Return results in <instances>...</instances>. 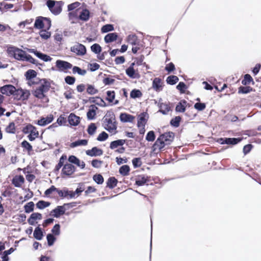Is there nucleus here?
I'll use <instances>...</instances> for the list:
<instances>
[{
  "instance_id": "f8f14e48",
  "label": "nucleus",
  "mask_w": 261,
  "mask_h": 261,
  "mask_svg": "<svg viewBox=\"0 0 261 261\" xmlns=\"http://www.w3.org/2000/svg\"><path fill=\"white\" fill-rule=\"evenodd\" d=\"M66 208L64 206H57L50 212V215L55 218H59L61 215L65 214Z\"/></svg>"
},
{
  "instance_id": "09e8293b",
  "label": "nucleus",
  "mask_w": 261,
  "mask_h": 261,
  "mask_svg": "<svg viewBox=\"0 0 261 261\" xmlns=\"http://www.w3.org/2000/svg\"><path fill=\"white\" fill-rule=\"evenodd\" d=\"M97 129V126L94 123H91L89 125L87 129V132L89 135H93Z\"/></svg>"
},
{
  "instance_id": "4be33fe9",
  "label": "nucleus",
  "mask_w": 261,
  "mask_h": 261,
  "mask_svg": "<svg viewBox=\"0 0 261 261\" xmlns=\"http://www.w3.org/2000/svg\"><path fill=\"white\" fill-rule=\"evenodd\" d=\"M135 118L133 115L127 113H121L120 115V120L123 122H132Z\"/></svg>"
},
{
  "instance_id": "774afa93",
  "label": "nucleus",
  "mask_w": 261,
  "mask_h": 261,
  "mask_svg": "<svg viewBox=\"0 0 261 261\" xmlns=\"http://www.w3.org/2000/svg\"><path fill=\"white\" fill-rule=\"evenodd\" d=\"M43 22L44 28L45 29V30H49L51 25V20L50 18L47 17H44Z\"/></svg>"
},
{
  "instance_id": "338daca9",
  "label": "nucleus",
  "mask_w": 261,
  "mask_h": 261,
  "mask_svg": "<svg viewBox=\"0 0 261 261\" xmlns=\"http://www.w3.org/2000/svg\"><path fill=\"white\" fill-rule=\"evenodd\" d=\"M109 137V135L105 132L101 133L97 137V140L98 141H104L106 140Z\"/></svg>"
},
{
  "instance_id": "13d9d810",
  "label": "nucleus",
  "mask_w": 261,
  "mask_h": 261,
  "mask_svg": "<svg viewBox=\"0 0 261 261\" xmlns=\"http://www.w3.org/2000/svg\"><path fill=\"white\" fill-rule=\"evenodd\" d=\"M47 244L49 246H52L55 242L56 239L53 234L48 233L46 236Z\"/></svg>"
},
{
  "instance_id": "de8ad7c7",
  "label": "nucleus",
  "mask_w": 261,
  "mask_h": 261,
  "mask_svg": "<svg viewBox=\"0 0 261 261\" xmlns=\"http://www.w3.org/2000/svg\"><path fill=\"white\" fill-rule=\"evenodd\" d=\"M49 202H46L43 200H40L36 203V206L39 209H43L50 205Z\"/></svg>"
},
{
  "instance_id": "bb28decb",
  "label": "nucleus",
  "mask_w": 261,
  "mask_h": 261,
  "mask_svg": "<svg viewBox=\"0 0 261 261\" xmlns=\"http://www.w3.org/2000/svg\"><path fill=\"white\" fill-rule=\"evenodd\" d=\"M33 236L37 240H42L43 236V233L42 229L39 226L37 227L35 229Z\"/></svg>"
},
{
  "instance_id": "1a4fd4ad",
  "label": "nucleus",
  "mask_w": 261,
  "mask_h": 261,
  "mask_svg": "<svg viewBox=\"0 0 261 261\" xmlns=\"http://www.w3.org/2000/svg\"><path fill=\"white\" fill-rule=\"evenodd\" d=\"M15 91V87L12 85H6L0 88V92L2 94L10 96L13 95Z\"/></svg>"
},
{
  "instance_id": "b1692460",
  "label": "nucleus",
  "mask_w": 261,
  "mask_h": 261,
  "mask_svg": "<svg viewBox=\"0 0 261 261\" xmlns=\"http://www.w3.org/2000/svg\"><path fill=\"white\" fill-rule=\"evenodd\" d=\"M24 182V179L22 175L16 176L12 179V184L15 187H20Z\"/></svg>"
},
{
  "instance_id": "a18cd8bd",
  "label": "nucleus",
  "mask_w": 261,
  "mask_h": 261,
  "mask_svg": "<svg viewBox=\"0 0 261 261\" xmlns=\"http://www.w3.org/2000/svg\"><path fill=\"white\" fill-rule=\"evenodd\" d=\"M181 121V117L180 116H176L172 118L170 121V124L175 127H177L179 125Z\"/></svg>"
},
{
  "instance_id": "f704fd0d",
  "label": "nucleus",
  "mask_w": 261,
  "mask_h": 261,
  "mask_svg": "<svg viewBox=\"0 0 261 261\" xmlns=\"http://www.w3.org/2000/svg\"><path fill=\"white\" fill-rule=\"evenodd\" d=\"M130 171L129 166L127 165H123L120 167L119 172L122 176H127L128 175Z\"/></svg>"
},
{
  "instance_id": "0eeeda50",
  "label": "nucleus",
  "mask_w": 261,
  "mask_h": 261,
  "mask_svg": "<svg viewBox=\"0 0 261 261\" xmlns=\"http://www.w3.org/2000/svg\"><path fill=\"white\" fill-rule=\"evenodd\" d=\"M242 140L240 138H221L218 139V142L220 144L236 145Z\"/></svg>"
},
{
  "instance_id": "3c124183",
  "label": "nucleus",
  "mask_w": 261,
  "mask_h": 261,
  "mask_svg": "<svg viewBox=\"0 0 261 261\" xmlns=\"http://www.w3.org/2000/svg\"><path fill=\"white\" fill-rule=\"evenodd\" d=\"M35 128L34 126L29 124L23 127L22 131L25 134H30V133H33L34 134L35 132H33V130H35Z\"/></svg>"
},
{
  "instance_id": "f3484780",
  "label": "nucleus",
  "mask_w": 261,
  "mask_h": 261,
  "mask_svg": "<svg viewBox=\"0 0 261 261\" xmlns=\"http://www.w3.org/2000/svg\"><path fill=\"white\" fill-rule=\"evenodd\" d=\"M163 83L159 77H155L152 82V88L156 92L161 91L163 90Z\"/></svg>"
},
{
  "instance_id": "7c9ffc66",
  "label": "nucleus",
  "mask_w": 261,
  "mask_h": 261,
  "mask_svg": "<svg viewBox=\"0 0 261 261\" xmlns=\"http://www.w3.org/2000/svg\"><path fill=\"white\" fill-rule=\"evenodd\" d=\"M88 141L86 139L78 140L71 143L70 145L71 148H74L79 146H85L87 144Z\"/></svg>"
},
{
  "instance_id": "412c9836",
  "label": "nucleus",
  "mask_w": 261,
  "mask_h": 261,
  "mask_svg": "<svg viewBox=\"0 0 261 261\" xmlns=\"http://www.w3.org/2000/svg\"><path fill=\"white\" fill-rule=\"evenodd\" d=\"M126 142V140L119 139L113 141L110 143V148L111 149H115L119 146H122Z\"/></svg>"
},
{
  "instance_id": "f03ea898",
  "label": "nucleus",
  "mask_w": 261,
  "mask_h": 261,
  "mask_svg": "<svg viewBox=\"0 0 261 261\" xmlns=\"http://www.w3.org/2000/svg\"><path fill=\"white\" fill-rule=\"evenodd\" d=\"M174 138V134L172 132H169L161 134L156 139L153 145L154 150H161L166 145L170 144Z\"/></svg>"
},
{
  "instance_id": "dca6fc26",
  "label": "nucleus",
  "mask_w": 261,
  "mask_h": 261,
  "mask_svg": "<svg viewBox=\"0 0 261 261\" xmlns=\"http://www.w3.org/2000/svg\"><path fill=\"white\" fill-rule=\"evenodd\" d=\"M68 161L70 163L74 164L81 167L82 169H84L85 167V163L84 162H81V161L74 155H70L68 158Z\"/></svg>"
},
{
  "instance_id": "a19ab883",
  "label": "nucleus",
  "mask_w": 261,
  "mask_h": 261,
  "mask_svg": "<svg viewBox=\"0 0 261 261\" xmlns=\"http://www.w3.org/2000/svg\"><path fill=\"white\" fill-rule=\"evenodd\" d=\"M14 251V249L12 247L10 248L9 250H6L3 252L2 255V261H8L9 258L8 255L11 254Z\"/></svg>"
},
{
  "instance_id": "864d4df0",
  "label": "nucleus",
  "mask_w": 261,
  "mask_h": 261,
  "mask_svg": "<svg viewBox=\"0 0 261 261\" xmlns=\"http://www.w3.org/2000/svg\"><path fill=\"white\" fill-rule=\"evenodd\" d=\"M66 156L65 155H62L59 160V162L58 164L56 165L55 167L56 171H59L60 169L64 165V161L66 160Z\"/></svg>"
},
{
  "instance_id": "4468645a",
  "label": "nucleus",
  "mask_w": 261,
  "mask_h": 261,
  "mask_svg": "<svg viewBox=\"0 0 261 261\" xmlns=\"http://www.w3.org/2000/svg\"><path fill=\"white\" fill-rule=\"evenodd\" d=\"M86 153L90 156H100L103 154V151L97 147H93L91 149L86 150Z\"/></svg>"
},
{
  "instance_id": "37998d69",
  "label": "nucleus",
  "mask_w": 261,
  "mask_h": 261,
  "mask_svg": "<svg viewBox=\"0 0 261 261\" xmlns=\"http://www.w3.org/2000/svg\"><path fill=\"white\" fill-rule=\"evenodd\" d=\"M114 30V26L113 24H107L106 25H104L101 29V31L102 33H106Z\"/></svg>"
},
{
  "instance_id": "2f4dec72",
  "label": "nucleus",
  "mask_w": 261,
  "mask_h": 261,
  "mask_svg": "<svg viewBox=\"0 0 261 261\" xmlns=\"http://www.w3.org/2000/svg\"><path fill=\"white\" fill-rule=\"evenodd\" d=\"M186 103L187 102L185 100H181L179 102H178L175 108L176 111L180 113L184 112L186 110V107L185 105Z\"/></svg>"
},
{
  "instance_id": "2eb2a0df",
  "label": "nucleus",
  "mask_w": 261,
  "mask_h": 261,
  "mask_svg": "<svg viewBox=\"0 0 261 261\" xmlns=\"http://www.w3.org/2000/svg\"><path fill=\"white\" fill-rule=\"evenodd\" d=\"M40 86L38 87L45 93L48 92L50 87V82L46 79L39 80Z\"/></svg>"
},
{
  "instance_id": "8fccbe9b",
  "label": "nucleus",
  "mask_w": 261,
  "mask_h": 261,
  "mask_svg": "<svg viewBox=\"0 0 261 261\" xmlns=\"http://www.w3.org/2000/svg\"><path fill=\"white\" fill-rule=\"evenodd\" d=\"M251 82H253V79L249 74H246L244 75V79L242 81V84L243 85H249Z\"/></svg>"
},
{
  "instance_id": "680f3d73",
  "label": "nucleus",
  "mask_w": 261,
  "mask_h": 261,
  "mask_svg": "<svg viewBox=\"0 0 261 261\" xmlns=\"http://www.w3.org/2000/svg\"><path fill=\"white\" fill-rule=\"evenodd\" d=\"M46 30H45V29L44 30H41V31H40V32L39 33L40 37L42 39H44L45 40L48 39L50 37V35H51L50 33L49 32H47Z\"/></svg>"
},
{
  "instance_id": "5fc2aeb1",
  "label": "nucleus",
  "mask_w": 261,
  "mask_h": 261,
  "mask_svg": "<svg viewBox=\"0 0 261 261\" xmlns=\"http://www.w3.org/2000/svg\"><path fill=\"white\" fill-rule=\"evenodd\" d=\"M72 72L74 74L77 73L79 75H85L87 72L85 69H82L79 67L74 66L72 68Z\"/></svg>"
},
{
  "instance_id": "cd10ccee",
  "label": "nucleus",
  "mask_w": 261,
  "mask_h": 261,
  "mask_svg": "<svg viewBox=\"0 0 261 261\" xmlns=\"http://www.w3.org/2000/svg\"><path fill=\"white\" fill-rule=\"evenodd\" d=\"M146 114L144 113H141L138 117L137 126L138 127H145L146 123L145 119Z\"/></svg>"
},
{
  "instance_id": "e433bc0d",
  "label": "nucleus",
  "mask_w": 261,
  "mask_h": 261,
  "mask_svg": "<svg viewBox=\"0 0 261 261\" xmlns=\"http://www.w3.org/2000/svg\"><path fill=\"white\" fill-rule=\"evenodd\" d=\"M36 56L38 58L42 60L45 62L50 61L52 59V58L50 56L43 53H42L41 52H37L36 54Z\"/></svg>"
},
{
  "instance_id": "473e14b6",
  "label": "nucleus",
  "mask_w": 261,
  "mask_h": 261,
  "mask_svg": "<svg viewBox=\"0 0 261 261\" xmlns=\"http://www.w3.org/2000/svg\"><path fill=\"white\" fill-rule=\"evenodd\" d=\"M25 76L28 81H31L37 76V72L33 69H29L25 72Z\"/></svg>"
},
{
  "instance_id": "0e129e2a",
  "label": "nucleus",
  "mask_w": 261,
  "mask_h": 261,
  "mask_svg": "<svg viewBox=\"0 0 261 261\" xmlns=\"http://www.w3.org/2000/svg\"><path fill=\"white\" fill-rule=\"evenodd\" d=\"M34 132V134L33 133H30L28 135V137L30 141H34L36 138H37L39 136V132L37 130L36 128H35V130H33Z\"/></svg>"
},
{
  "instance_id": "20e7f679",
  "label": "nucleus",
  "mask_w": 261,
  "mask_h": 261,
  "mask_svg": "<svg viewBox=\"0 0 261 261\" xmlns=\"http://www.w3.org/2000/svg\"><path fill=\"white\" fill-rule=\"evenodd\" d=\"M8 51L12 54L15 59L19 61H25L27 54L23 50L16 47L11 46L8 48Z\"/></svg>"
},
{
  "instance_id": "7ed1b4c3",
  "label": "nucleus",
  "mask_w": 261,
  "mask_h": 261,
  "mask_svg": "<svg viewBox=\"0 0 261 261\" xmlns=\"http://www.w3.org/2000/svg\"><path fill=\"white\" fill-rule=\"evenodd\" d=\"M63 5L64 3L62 1L48 0L46 2V5L49 11L55 15H58L61 12Z\"/></svg>"
},
{
  "instance_id": "79ce46f5",
  "label": "nucleus",
  "mask_w": 261,
  "mask_h": 261,
  "mask_svg": "<svg viewBox=\"0 0 261 261\" xmlns=\"http://www.w3.org/2000/svg\"><path fill=\"white\" fill-rule=\"evenodd\" d=\"M91 50L95 54H99L101 51L102 48L99 44L95 43L91 46Z\"/></svg>"
},
{
  "instance_id": "39448f33",
  "label": "nucleus",
  "mask_w": 261,
  "mask_h": 261,
  "mask_svg": "<svg viewBox=\"0 0 261 261\" xmlns=\"http://www.w3.org/2000/svg\"><path fill=\"white\" fill-rule=\"evenodd\" d=\"M70 51L77 56H83L86 54L87 49L85 45L77 43L70 47Z\"/></svg>"
},
{
  "instance_id": "052dcab7",
  "label": "nucleus",
  "mask_w": 261,
  "mask_h": 261,
  "mask_svg": "<svg viewBox=\"0 0 261 261\" xmlns=\"http://www.w3.org/2000/svg\"><path fill=\"white\" fill-rule=\"evenodd\" d=\"M155 136L153 130L148 132L146 136V140L149 142H152L155 140Z\"/></svg>"
},
{
  "instance_id": "6ab92c4d",
  "label": "nucleus",
  "mask_w": 261,
  "mask_h": 261,
  "mask_svg": "<svg viewBox=\"0 0 261 261\" xmlns=\"http://www.w3.org/2000/svg\"><path fill=\"white\" fill-rule=\"evenodd\" d=\"M68 122L71 125H77L80 121V118L73 113H71L68 117Z\"/></svg>"
},
{
  "instance_id": "bf43d9fd",
  "label": "nucleus",
  "mask_w": 261,
  "mask_h": 261,
  "mask_svg": "<svg viewBox=\"0 0 261 261\" xmlns=\"http://www.w3.org/2000/svg\"><path fill=\"white\" fill-rule=\"evenodd\" d=\"M142 96V93L139 90L134 89L130 92V96L133 98H139Z\"/></svg>"
},
{
  "instance_id": "6e6552de",
  "label": "nucleus",
  "mask_w": 261,
  "mask_h": 261,
  "mask_svg": "<svg viewBox=\"0 0 261 261\" xmlns=\"http://www.w3.org/2000/svg\"><path fill=\"white\" fill-rule=\"evenodd\" d=\"M56 67L60 71H63L65 70L70 69L72 68V65L69 62L67 61L58 60L56 62Z\"/></svg>"
},
{
  "instance_id": "58836bf2",
  "label": "nucleus",
  "mask_w": 261,
  "mask_h": 261,
  "mask_svg": "<svg viewBox=\"0 0 261 261\" xmlns=\"http://www.w3.org/2000/svg\"><path fill=\"white\" fill-rule=\"evenodd\" d=\"M44 92H43L42 90L40 89L39 88H37L34 91H33V95L36 97L39 98V99H42L45 97L44 95Z\"/></svg>"
},
{
  "instance_id": "c85d7f7f",
  "label": "nucleus",
  "mask_w": 261,
  "mask_h": 261,
  "mask_svg": "<svg viewBox=\"0 0 261 261\" xmlns=\"http://www.w3.org/2000/svg\"><path fill=\"white\" fill-rule=\"evenodd\" d=\"M117 182L118 180L115 177H110L107 180V185L110 189H112L117 186Z\"/></svg>"
},
{
  "instance_id": "49530a36",
  "label": "nucleus",
  "mask_w": 261,
  "mask_h": 261,
  "mask_svg": "<svg viewBox=\"0 0 261 261\" xmlns=\"http://www.w3.org/2000/svg\"><path fill=\"white\" fill-rule=\"evenodd\" d=\"M98 90L96 89L94 86L88 84L87 88V92L90 95H94L97 93Z\"/></svg>"
},
{
  "instance_id": "c03bdc74",
  "label": "nucleus",
  "mask_w": 261,
  "mask_h": 261,
  "mask_svg": "<svg viewBox=\"0 0 261 261\" xmlns=\"http://www.w3.org/2000/svg\"><path fill=\"white\" fill-rule=\"evenodd\" d=\"M34 207V203L33 202L31 201L27 203L24 206V211L27 213H30L33 211Z\"/></svg>"
},
{
  "instance_id": "6e6d98bb",
  "label": "nucleus",
  "mask_w": 261,
  "mask_h": 261,
  "mask_svg": "<svg viewBox=\"0 0 261 261\" xmlns=\"http://www.w3.org/2000/svg\"><path fill=\"white\" fill-rule=\"evenodd\" d=\"M6 132L10 134H14L15 133V126L14 122H11L6 128Z\"/></svg>"
},
{
  "instance_id": "a878e982",
  "label": "nucleus",
  "mask_w": 261,
  "mask_h": 261,
  "mask_svg": "<svg viewBox=\"0 0 261 261\" xmlns=\"http://www.w3.org/2000/svg\"><path fill=\"white\" fill-rule=\"evenodd\" d=\"M91 107L92 108L89 109L87 113V118L89 120H93L95 118L96 110L97 109V108L95 106H91Z\"/></svg>"
},
{
  "instance_id": "4d7b16f0",
  "label": "nucleus",
  "mask_w": 261,
  "mask_h": 261,
  "mask_svg": "<svg viewBox=\"0 0 261 261\" xmlns=\"http://www.w3.org/2000/svg\"><path fill=\"white\" fill-rule=\"evenodd\" d=\"M115 94L114 91H108L107 92L106 100L110 102H112L115 98Z\"/></svg>"
},
{
  "instance_id": "c9c22d12",
  "label": "nucleus",
  "mask_w": 261,
  "mask_h": 261,
  "mask_svg": "<svg viewBox=\"0 0 261 261\" xmlns=\"http://www.w3.org/2000/svg\"><path fill=\"white\" fill-rule=\"evenodd\" d=\"M253 91V88L249 86H240L238 89L239 94H247Z\"/></svg>"
},
{
  "instance_id": "393cba45",
  "label": "nucleus",
  "mask_w": 261,
  "mask_h": 261,
  "mask_svg": "<svg viewBox=\"0 0 261 261\" xmlns=\"http://www.w3.org/2000/svg\"><path fill=\"white\" fill-rule=\"evenodd\" d=\"M148 181V177L145 175L139 176L136 180V185L138 186H142L144 185Z\"/></svg>"
},
{
  "instance_id": "f257e3e1",
  "label": "nucleus",
  "mask_w": 261,
  "mask_h": 261,
  "mask_svg": "<svg viewBox=\"0 0 261 261\" xmlns=\"http://www.w3.org/2000/svg\"><path fill=\"white\" fill-rule=\"evenodd\" d=\"M102 125L106 130L113 135L117 133V122L114 113L109 112L106 114L103 118Z\"/></svg>"
},
{
  "instance_id": "e2e57ef3",
  "label": "nucleus",
  "mask_w": 261,
  "mask_h": 261,
  "mask_svg": "<svg viewBox=\"0 0 261 261\" xmlns=\"http://www.w3.org/2000/svg\"><path fill=\"white\" fill-rule=\"evenodd\" d=\"M132 164L135 168L140 167L142 165L141 159L140 158H136L133 159Z\"/></svg>"
},
{
  "instance_id": "aec40b11",
  "label": "nucleus",
  "mask_w": 261,
  "mask_h": 261,
  "mask_svg": "<svg viewBox=\"0 0 261 261\" xmlns=\"http://www.w3.org/2000/svg\"><path fill=\"white\" fill-rule=\"evenodd\" d=\"M42 219V215L39 213H32L30 218L28 220L29 224L31 225L35 224V221L37 220H41Z\"/></svg>"
},
{
  "instance_id": "5701e85b",
  "label": "nucleus",
  "mask_w": 261,
  "mask_h": 261,
  "mask_svg": "<svg viewBox=\"0 0 261 261\" xmlns=\"http://www.w3.org/2000/svg\"><path fill=\"white\" fill-rule=\"evenodd\" d=\"M117 38L118 34L116 33H111L105 36L104 40L106 43H109L116 40Z\"/></svg>"
},
{
  "instance_id": "423d86ee",
  "label": "nucleus",
  "mask_w": 261,
  "mask_h": 261,
  "mask_svg": "<svg viewBox=\"0 0 261 261\" xmlns=\"http://www.w3.org/2000/svg\"><path fill=\"white\" fill-rule=\"evenodd\" d=\"M13 95L15 99L24 100L28 99L30 92L28 91H24L22 89H16L15 88V91L14 92Z\"/></svg>"
},
{
  "instance_id": "ddd939ff",
  "label": "nucleus",
  "mask_w": 261,
  "mask_h": 261,
  "mask_svg": "<svg viewBox=\"0 0 261 261\" xmlns=\"http://www.w3.org/2000/svg\"><path fill=\"white\" fill-rule=\"evenodd\" d=\"M161 101H162V99L160 98L158 105L160 108L159 112L163 115H166L170 111V107L168 103H163Z\"/></svg>"
},
{
  "instance_id": "ea45409f",
  "label": "nucleus",
  "mask_w": 261,
  "mask_h": 261,
  "mask_svg": "<svg viewBox=\"0 0 261 261\" xmlns=\"http://www.w3.org/2000/svg\"><path fill=\"white\" fill-rule=\"evenodd\" d=\"M126 74L130 78L135 79L137 77V75L138 74L136 73L135 70L134 68L132 67H129L126 69Z\"/></svg>"
},
{
  "instance_id": "603ef678",
  "label": "nucleus",
  "mask_w": 261,
  "mask_h": 261,
  "mask_svg": "<svg viewBox=\"0 0 261 261\" xmlns=\"http://www.w3.org/2000/svg\"><path fill=\"white\" fill-rule=\"evenodd\" d=\"M93 180L98 185H101L103 182L104 179L102 176L100 174H95L93 176Z\"/></svg>"
},
{
  "instance_id": "69168bd1",
  "label": "nucleus",
  "mask_w": 261,
  "mask_h": 261,
  "mask_svg": "<svg viewBox=\"0 0 261 261\" xmlns=\"http://www.w3.org/2000/svg\"><path fill=\"white\" fill-rule=\"evenodd\" d=\"M21 146L25 148L28 151L30 152L32 150L33 148L30 143L26 140H24L21 142Z\"/></svg>"
},
{
  "instance_id": "a211bd4d",
  "label": "nucleus",
  "mask_w": 261,
  "mask_h": 261,
  "mask_svg": "<svg viewBox=\"0 0 261 261\" xmlns=\"http://www.w3.org/2000/svg\"><path fill=\"white\" fill-rule=\"evenodd\" d=\"M53 119V115H49L46 117L41 118V119L38 121L37 124L40 126H45L51 122Z\"/></svg>"
},
{
  "instance_id": "c756f323",
  "label": "nucleus",
  "mask_w": 261,
  "mask_h": 261,
  "mask_svg": "<svg viewBox=\"0 0 261 261\" xmlns=\"http://www.w3.org/2000/svg\"><path fill=\"white\" fill-rule=\"evenodd\" d=\"M44 17H38L35 22L34 27L36 29H42L44 28Z\"/></svg>"
},
{
  "instance_id": "9b49d317",
  "label": "nucleus",
  "mask_w": 261,
  "mask_h": 261,
  "mask_svg": "<svg viewBox=\"0 0 261 261\" xmlns=\"http://www.w3.org/2000/svg\"><path fill=\"white\" fill-rule=\"evenodd\" d=\"M76 12H79L80 14L78 18L82 21H87L89 19L90 12L87 9H83L81 10L80 8L77 9Z\"/></svg>"
},
{
  "instance_id": "4c0bfd02",
  "label": "nucleus",
  "mask_w": 261,
  "mask_h": 261,
  "mask_svg": "<svg viewBox=\"0 0 261 261\" xmlns=\"http://www.w3.org/2000/svg\"><path fill=\"white\" fill-rule=\"evenodd\" d=\"M179 79L178 77L175 75H170L167 77L166 79V82L168 84L173 85L175 84L178 81Z\"/></svg>"
},
{
  "instance_id": "72a5a7b5",
  "label": "nucleus",
  "mask_w": 261,
  "mask_h": 261,
  "mask_svg": "<svg viewBox=\"0 0 261 261\" xmlns=\"http://www.w3.org/2000/svg\"><path fill=\"white\" fill-rule=\"evenodd\" d=\"M127 42L132 45H136L138 42V37L135 34H130L127 37Z\"/></svg>"
},
{
  "instance_id": "9d476101",
  "label": "nucleus",
  "mask_w": 261,
  "mask_h": 261,
  "mask_svg": "<svg viewBox=\"0 0 261 261\" xmlns=\"http://www.w3.org/2000/svg\"><path fill=\"white\" fill-rule=\"evenodd\" d=\"M75 171V167L71 164H65L62 170V173L66 176L71 175Z\"/></svg>"
}]
</instances>
